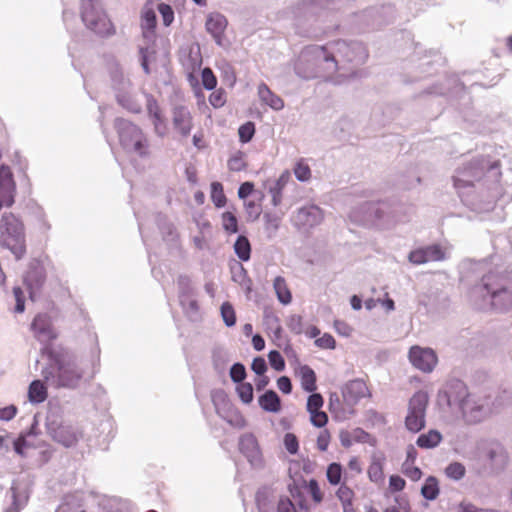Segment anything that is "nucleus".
<instances>
[{
    "label": "nucleus",
    "mask_w": 512,
    "mask_h": 512,
    "mask_svg": "<svg viewBox=\"0 0 512 512\" xmlns=\"http://www.w3.org/2000/svg\"><path fill=\"white\" fill-rule=\"evenodd\" d=\"M49 365L42 370L46 381H52L57 387L75 388L83 377V371L75 357L66 349L46 348Z\"/></svg>",
    "instance_id": "obj_1"
},
{
    "label": "nucleus",
    "mask_w": 512,
    "mask_h": 512,
    "mask_svg": "<svg viewBox=\"0 0 512 512\" xmlns=\"http://www.w3.org/2000/svg\"><path fill=\"white\" fill-rule=\"evenodd\" d=\"M372 393L364 379L347 381L340 387V392L329 394L328 408L339 421L350 419L356 413V407L363 399L371 398Z\"/></svg>",
    "instance_id": "obj_2"
},
{
    "label": "nucleus",
    "mask_w": 512,
    "mask_h": 512,
    "mask_svg": "<svg viewBox=\"0 0 512 512\" xmlns=\"http://www.w3.org/2000/svg\"><path fill=\"white\" fill-rule=\"evenodd\" d=\"M0 245L8 249L17 260L26 254V234L23 222L12 213H4L0 219Z\"/></svg>",
    "instance_id": "obj_3"
},
{
    "label": "nucleus",
    "mask_w": 512,
    "mask_h": 512,
    "mask_svg": "<svg viewBox=\"0 0 512 512\" xmlns=\"http://www.w3.org/2000/svg\"><path fill=\"white\" fill-rule=\"evenodd\" d=\"M301 386L306 392L312 393L307 400L306 409L310 415V422L314 427L324 428L328 423V415L322 410L324 399L321 394L314 393L317 389L316 374L308 365L299 368Z\"/></svg>",
    "instance_id": "obj_4"
},
{
    "label": "nucleus",
    "mask_w": 512,
    "mask_h": 512,
    "mask_svg": "<svg viewBox=\"0 0 512 512\" xmlns=\"http://www.w3.org/2000/svg\"><path fill=\"white\" fill-rule=\"evenodd\" d=\"M450 408H457L468 423H476L482 415V405L476 403L462 382H456L446 392Z\"/></svg>",
    "instance_id": "obj_5"
},
{
    "label": "nucleus",
    "mask_w": 512,
    "mask_h": 512,
    "mask_svg": "<svg viewBox=\"0 0 512 512\" xmlns=\"http://www.w3.org/2000/svg\"><path fill=\"white\" fill-rule=\"evenodd\" d=\"M121 145L140 156L147 154V140L142 130L132 122L119 118L115 121Z\"/></svg>",
    "instance_id": "obj_6"
},
{
    "label": "nucleus",
    "mask_w": 512,
    "mask_h": 512,
    "mask_svg": "<svg viewBox=\"0 0 512 512\" xmlns=\"http://www.w3.org/2000/svg\"><path fill=\"white\" fill-rule=\"evenodd\" d=\"M429 403L428 393L419 390L408 401L405 427L412 433H418L426 424V410Z\"/></svg>",
    "instance_id": "obj_7"
},
{
    "label": "nucleus",
    "mask_w": 512,
    "mask_h": 512,
    "mask_svg": "<svg viewBox=\"0 0 512 512\" xmlns=\"http://www.w3.org/2000/svg\"><path fill=\"white\" fill-rule=\"evenodd\" d=\"M484 286L493 304L501 309L512 307V282L504 277H488Z\"/></svg>",
    "instance_id": "obj_8"
},
{
    "label": "nucleus",
    "mask_w": 512,
    "mask_h": 512,
    "mask_svg": "<svg viewBox=\"0 0 512 512\" xmlns=\"http://www.w3.org/2000/svg\"><path fill=\"white\" fill-rule=\"evenodd\" d=\"M171 125L173 131L183 139H187L194 127L193 114L190 108L183 104L174 105L171 108Z\"/></svg>",
    "instance_id": "obj_9"
},
{
    "label": "nucleus",
    "mask_w": 512,
    "mask_h": 512,
    "mask_svg": "<svg viewBox=\"0 0 512 512\" xmlns=\"http://www.w3.org/2000/svg\"><path fill=\"white\" fill-rule=\"evenodd\" d=\"M409 360L415 368L425 373L432 372L438 362L437 355L432 349L419 346L410 348Z\"/></svg>",
    "instance_id": "obj_10"
},
{
    "label": "nucleus",
    "mask_w": 512,
    "mask_h": 512,
    "mask_svg": "<svg viewBox=\"0 0 512 512\" xmlns=\"http://www.w3.org/2000/svg\"><path fill=\"white\" fill-rule=\"evenodd\" d=\"M48 430L53 440L65 447L75 445L82 436V433L76 427L64 422L58 424L52 422L49 424Z\"/></svg>",
    "instance_id": "obj_11"
},
{
    "label": "nucleus",
    "mask_w": 512,
    "mask_h": 512,
    "mask_svg": "<svg viewBox=\"0 0 512 512\" xmlns=\"http://www.w3.org/2000/svg\"><path fill=\"white\" fill-rule=\"evenodd\" d=\"M350 46L343 40H337L329 43L327 46H316L312 48V54L316 57H322L324 61H332L335 66L337 61L336 56L343 59L350 60Z\"/></svg>",
    "instance_id": "obj_12"
},
{
    "label": "nucleus",
    "mask_w": 512,
    "mask_h": 512,
    "mask_svg": "<svg viewBox=\"0 0 512 512\" xmlns=\"http://www.w3.org/2000/svg\"><path fill=\"white\" fill-rule=\"evenodd\" d=\"M445 257L442 247L434 244L411 251L408 258L411 263L420 265L431 261H442Z\"/></svg>",
    "instance_id": "obj_13"
},
{
    "label": "nucleus",
    "mask_w": 512,
    "mask_h": 512,
    "mask_svg": "<svg viewBox=\"0 0 512 512\" xmlns=\"http://www.w3.org/2000/svg\"><path fill=\"white\" fill-rule=\"evenodd\" d=\"M31 330L35 338L40 342H51L57 338L50 318L45 314H38L31 323Z\"/></svg>",
    "instance_id": "obj_14"
},
{
    "label": "nucleus",
    "mask_w": 512,
    "mask_h": 512,
    "mask_svg": "<svg viewBox=\"0 0 512 512\" xmlns=\"http://www.w3.org/2000/svg\"><path fill=\"white\" fill-rule=\"evenodd\" d=\"M82 19L95 32H101L106 24V17L94 7L92 0H82Z\"/></svg>",
    "instance_id": "obj_15"
},
{
    "label": "nucleus",
    "mask_w": 512,
    "mask_h": 512,
    "mask_svg": "<svg viewBox=\"0 0 512 512\" xmlns=\"http://www.w3.org/2000/svg\"><path fill=\"white\" fill-rule=\"evenodd\" d=\"M322 211L314 205L306 206L297 210L294 220L296 225L312 227L322 220Z\"/></svg>",
    "instance_id": "obj_16"
},
{
    "label": "nucleus",
    "mask_w": 512,
    "mask_h": 512,
    "mask_svg": "<svg viewBox=\"0 0 512 512\" xmlns=\"http://www.w3.org/2000/svg\"><path fill=\"white\" fill-rule=\"evenodd\" d=\"M205 27L208 33L212 35L215 42L218 45H222L224 32L227 27V19L219 13L210 14L207 17Z\"/></svg>",
    "instance_id": "obj_17"
},
{
    "label": "nucleus",
    "mask_w": 512,
    "mask_h": 512,
    "mask_svg": "<svg viewBox=\"0 0 512 512\" xmlns=\"http://www.w3.org/2000/svg\"><path fill=\"white\" fill-rule=\"evenodd\" d=\"M485 459L492 467L503 468L509 461V456L505 448L499 443H491L484 451Z\"/></svg>",
    "instance_id": "obj_18"
},
{
    "label": "nucleus",
    "mask_w": 512,
    "mask_h": 512,
    "mask_svg": "<svg viewBox=\"0 0 512 512\" xmlns=\"http://www.w3.org/2000/svg\"><path fill=\"white\" fill-rule=\"evenodd\" d=\"M258 96L262 103L269 106L273 110H281L284 107L283 99L273 93L265 83L258 85Z\"/></svg>",
    "instance_id": "obj_19"
},
{
    "label": "nucleus",
    "mask_w": 512,
    "mask_h": 512,
    "mask_svg": "<svg viewBox=\"0 0 512 512\" xmlns=\"http://www.w3.org/2000/svg\"><path fill=\"white\" fill-rule=\"evenodd\" d=\"M15 190V183L13 180V174L8 166L0 167V195L5 198H13V192Z\"/></svg>",
    "instance_id": "obj_20"
},
{
    "label": "nucleus",
    "mask_w": 512,
    "mask_h": 512,
    "mask_svg": "<svg viewBox=\"0 0 512 512\" xmlns=\"http://www.w3.org/2000/svg\"><path fill=\"white\" fill-rule=\"evenodd\" d=\"M148 114L152 120L155 133L160 137H164L167 133V126L157 103L154 102L148 105Z\"/></svg>",
    "instance_id": "obj_21"
},
{
    "label": "nucleus",
    "mask_w": 512,
    "mask_h": 512,
    "mask_svg": "<svg viewBox=\"0 0 512 512\" xmlns=\"http://www.w3.org/2000/svg\"><path fill=\"white\" fill-rule=\"evenodd\" d=\"M291 179V174L285 170L276 180L273 186L270 187L269 193L271 194V201L274 206H278L282 201V192Z\"/></svg>",
    "instance_id": "obj_22"
},
{
    "label": "nucleus",
    "mask_w": 512,
    "mask_h": 512,
    "mask_svg": "<svg viewBox=\"0 0 512 512\" xmlns=\"http://www.w3.org/2000/svg\"><path fill=\"white\" fill-rule=\"evenodd\" d=\"M367 475L371 482L380 485L384 482V458L373 457L367 469Z\"/></svg>",
    "instance_id": "obj_23"
},
{
    "label": "nucleus",
    "mask_w": 512,
    "mask_h": 512,
    "mask_svg": "<svg viewBox=\"0 0 512 512\" xmlns=\"http://www.w3.org/2000/svg\"><path fill=\"white\" fill-rule=\"evenodd\" d=\"M442 441V435L438 430L431 429L427 433L419 435L416 444L422 449H432L437 447Z\"/></svg>",
    "instance_id": "obj_24"
},
{
    "label": "nucleus",
    "mask_w": 512,
    "mask_h": 512,
    "mask_svg": "<svg viewBox=\"0 0 512 512\" xmlns=\"http://www.w3.org/2000/svg\"><path fill=\"white\" fill-rule=\"evenodd\" d=\"M259 405L268 412H278L281 409L280 398L273 390H268L259 397Z\"/></svg>",
    "instance_id": "obj_25"
},
{
    "label": "nucleus",
    "mask_w": 512,
    "mask_h": 512,
    "mask_svg": "<svg viewBox=\"0 0 512 512\" xmlns=\"http://www.w3.org/2000/svg\"><path fill=\"white\" fill-rule=\"evenodd\" d=\"M48 396L47 388L40 380H34L29 385L28 398L32 403H42Z\"/></svg>",
    "instance_id": "obj_26"
},
{
    "label": "nucleus",
    "mask_w": 512,
    "mask_h": 512,
    "mask_svg": "<svg viewBox=\"0 0 512 512\" xmlns=\"http://www.w3.org/2000/svg\"><path fill=\"white\" fill-rule=\"evenodd\" d=\"M273 286L279 302L283 305L290 304L292 301V294L286 280L281 276H277L274 280Z\"/></svg>",
    "instance_id": "obj_27"
},
{
    "label": "nucleus",
    "mask_w": 512,
    "mask_h": 512,
    "mask_svg": "<svg viewBox=\"0 0 512 512\" xmlns=\"http://www.w3.org/2000/svg\"><path fill=\"white\" fill-rule=\"evenodd\" d=\"M439 492H440V489H439L438 480L433 476H429L425 480V483L423 484V486L421 488L422 496L425 499L432 501L438 497Z\"/></svg>",
    "instance_id": "obj_28"
},
{
    "label": "nucleus",
    "mask_w": 512,
    "mask_h": 512,
    "mask_svg": "<svg viewBox=\"0 0 512 512\" xmlns=\"http://www.w3.org/2000/svg\"><path fill=\"white\" fill-rule=\"evenodd\" d=\"M234 250L239 259L248 261L250 259L251 246L247 237L240 235L234 244Z\"/></svg>",
    "instance_id": "obj_29"
},
{
    "label": "nucleus",
    "mask_w": 512,
    "mask_h": 512,
    "mask_svg": "<svg viewBox=\"0 0 512 512\" xmlns=\"http://www.w3.org/2000/svg\"><path fill=\"white\" fill-rule=\"evenodd\" d=\"M241 452L246 454L247 457H254L258 453L257 441L252 435H244L239 442Z\"/></svg>",
    "instance_id": "obj_30"
},
{
    "label": "nucleus",
    "mask_w": 512,
    "mask_h": 512,
    "mask_svg": "<svg viewBox=\"0 0 512 512\" xmlns=\"http://www.w3.org/2000/svg\"><path fill=\"white\" fill-rule=\"evenodd\" d=\"M211 200L217 208L226 205L227 198L224 193L223 185L220 182L211 183Z\"/></svg>",
    "instance_id": "obj_31"
},
{
    "label": "nucleus",
    "mask_w": 512,
    "mask_h": 512,
    "mask_svg": "<svg viewBox=\"0 0 512 512\" xmlns=\"http://www.w3.org/2000/svg\"><path fill=\"white\" fill-rule=\"evenodd\" d=\"M223 229L229 234L238 232V220L234 213L226 211L221 215Z\"/></svg>",
    "instance_id": "obj_32"
},
{
    "label": "nucleus",
    "mask_w": 512,
    "mask_h": 512,
    "mask_svg": "<svg viewBox=\"0 0 512 512\" xmlns=\"http://www.w3.org/2000/svg\"><path fill=\"white\" fill-rule=\"evenodd\" d=\"M342 466L339 463H331L327 467L326 476L331 485H339L342 479Z\"/></svg>",
    "instance_id": "obj_33"
},
{
    "label": "nucleus",
    "mask_w": 512,
    "mask_h": 512,
    "mask_svg": "<svg viewBox=\"0 0 512 512\" xmlns=\"http://www.w3.org/2000/svg\"><path fill=\"white\" fill-rule=\"evenodd\" d=\"M293 171L295 177L301 182H306L311 178V169L303 159L297 161Z\"/></svg>",
    "instance_id": "obj_34"
},
{
    "label": "nucleus",
    "mask_w": 512,
    "mask_h": 512,
    "mask_svg": "<svg viewBox=\"0 0 512 512\" xmlns=\"http://www.w3.org/2000/svg\"><path fill=\"white\" fill-rule=\"evenodd\" d=\"M466 469L463 464L459 462L450 463L446 469L445 474L448 478L460 480L464 477Z\"/></svg>",
    "instance_id": "obj_35"
},
{
    "label": "nucleus",
    "mask_w": 512,
    "mask_h": 512,
    "mask_svg": "<svg viewBox=\"0 0 512 512\" xmlns=\"http://www.w3.org/2000/svg\"><path fill=\"white\" fill-rule=\"evenodd\" d=\"M141 26L143 30L153 32L156 27V15L153 9L148 8L143 11L141 16Z\"/></svg>",
    "instance_id": "obj_36"
},
{
    "label": "nucleus",
    "mask_w": 512,
    "mask_h": 512,
    "mask_svg": "<svg viewBox=\"0 0 512 512\" xmlns=\"http://www.w3.org/2000/svg\"><path fill=\"white\" fill-rule=\"evenodd\" d=\"M255 134V124L252 121H248L242 124L238 129L239 140L242 143H248L251 141Z\"/></svg>",
    "instance_id": "obj_37"
},
{
    "label": "nucleus",
    "mask_w": 512,
    "mask_h": 512,
    "mask_svg": "<svg viewBox=\"0 0 512 512\" xmlns=\"http://www.w3.org/2000/svg\"><path fill=\"white\" fill-rule=\"evenodd\" d=\"M236 391L241 401L245 404H249L253 400V387L248 382H241L236 387Z\"/></svg>",
    "instance_id": "obj_38"
},
{
    "label": "nucleus",
    "mask_w": 512,
    "mask_h": 512,
    "mask_svg": "<svg viewBox=\"0 0 512 512\" xmlns=\"http://www.w3.org/2000/svg\"><path fill=\"white\" fill-rule=\"evenodd\" d=\"M221 316L228 327L234 326L236 323V314L233 306L229 302L221 305Z\"/></svg>",
    "instance_id": "obj_39"
},
{
    "label": "nucleus",
    "mask_w": 512,
    "mask_h": 512,
    "mask_svg": "<svg viewBox=\"0 0 512 512\" xmlns=\"http://www.w3.org/2000/svg\"><path fill=\"white\" fill-rule=\"evenodd\" d=\"M336 496L342 505L352 504L354 491L345 483L341 484L336 492Z\"/></svg>",
    "instance_id": "obj_40"
},
{
    "label": "nucleus",
    "mask_w": 512,
    "mask_h": 512,
    "mask_svg": "<svg viewBox=\"0 0 512 512\" xmlns=\"http://www.w3.org/2000/svg\"><path fill=\"white\" fill-rule=\"evenodd\" d=\"M201 80L204 88L207 90L215 89L217 85V78L214 75L213 71L208 67L202 70Z\"/></svg>",
    "instance_id": "obj_41"
},
{
    "label": "nucleus",
    "mask_w": 512,
    "mask_h": 512,
    "mask_svg": "<svg viewBox=\"0 0 512 512\" xmlns=\"http://www.w3.org/2000/svg\"><path fill=\"white\" fill-rule=\"evenodd\" d=\"M209 103L214 108H221L226 103V92L224 89L219 88L214 90L209 96Z\"/></svg>",
    "instance_id": "obj_42"
},
{
    "label": "nucleus",
    "mask_w": 512,
    "mask_h": 512,
    "mask_svg": "<svg viewBox=\"0 0 512 512\" xmlns=\"http://www.w3.org/2000/svg\"><path fill=\"white\" fill-rule=\"evenodd\" d=\"M284 446L290 454H297L299 450V441L297 436L293 433H286L284 436Z\"/></svg>",
    "instance_id": "obj_43"
},
{
    "label": "nucleus",
    "mask_w": 512,
    "mask_h": 512,
    "mask_svg": "<svg viewBox=\"0 0 512 512\" xmlns=\"http://www.w3.org/2000/svg\"><path fill=\"white\" fill-rule=\"evenodd\" d=\"M158 11L162 17L163 24L165 26L171 25L174 20V12L171 6L165 3H160L158 5Z\"/></svg>",
    "instance_id": "obj_44"
},
{
    "label": "nucleus",
    "mask_w": 512,
    "mask_h": 512,
    "mask_svg": "<svg viewBox=\"0 0 512 512\" xmlns=\"http://www.w3.org/2000/svg\"><path fill=\"white\" fill-rule=\"evenodd\" d=\"M331 441V434L327 429H323L319 432L316 439L317 449L321 452H325Z\"/></svg>",
    "instance_id": "obj_45"
},
{
    "label": "nucleus",
    "mask_w": 512,
    "mask_h": 512,
    "mask_svg": "<svg viewBox=\"0 0 512 512\" xmlns=\"http://www.w3.org/2000/svg\"><path fill=\"white\" fill-rule=\"evenodd\" d=\"M268 359L272 368L282 371L285 368V361L280 352L274 350L268 354Z\"/></svg>",
    "instance_id": "obj_46"
},
{
    "label": "nucleus",
    "mask_w": 512,
    "mask_h": 512,
    "mask_svg": "<svg viewBox=\"0 0 512 512\" xmlns=\"http://www.w3.org/2000/svg\"><path fill=\"white\" fill-rule=\"evenodd\" d=\"M230 376L234 382L241 383L246 377L244 365L235 363L230 369Z\"/></svg>",
    "instance_id": "obj_47"
},
{
    "label": "nucleus",
    "mask_w": 512,
    "mask_h": 512,
    "mask_svg": "<svg viewBox=\"0 0 512 512\" xmlns=\"http://www.w3.org/2000/svg\"><path fill=\"white\" fill-rule=\"evenodd\" d=\"M402 472L412 481H418L422 477V471L420 468L413 464H403Z\"/></svg>",
    "instance_id": "obj_48"
},
{
    "label": "nucleus",
    "mask_w": 512,
    "mask_h": 512,
    "mask_svg": "<svg viewBox=\"0 0 512 512\" xmlns=\"http://www.w3.org/2000/svg\"><path fill=\"white\" fill-rule=\"evenodd\" d=\"M406 486V481L399 475L389 477V490L392 493L402 491Z\"/></svg>",
    "instance_id": "obj_49"
},
{
    "label": "nucleus",
    "mask_w": 512,
    "mask_h": 512,
    "mask_svg": "<svg viewBox=\"0 0 512 512\" xmlns=\"http://www.w3.org/2000/svg\"><path fill=\"white\" fill-rule=\"evenodd\" d=\"M308 490L314 502L320 503L323 500V493L315 479L308 482Z\"/></svg>",
    "instance_id": "obj_50"
},
{
    "label": "nucleus",
    "mask_w": 512,
    "mask_h": 512,
    "mask_svg": "<svg viewBox=\"0 0 512 512\" xmlns=\"http://www.w3.org/2000/svg\"><path fill=\"white\" fill-rule=\"evenodd\" d=\"M287 326L295 334H301L303 332V319L300 315H292L288 322Z\"/></svg>",
    "instance_id": "obj_51"
},
{
    "label": "nucleus",
    "mask_w": 512,
    "mask_h": 512,
    "mask_svg": "<svg viewBox=\"0 0 512 512\" xmlns=\"http://www.w3.org/2000/svg\"><path fill=\"white\" fill-rule=\"evenodd\" d=\"M315 344L322 349H334L336 341L332 335L325 333L323 336L316 339Z\"/></svg>",
    "instance_id": "obj_52"
},
{
    "label": "nucleus",
    "mask_w": 512,
    "mask_h": 512,
    "mask_svg": "<svg viewBox=\"0 0 512 512\" xmlns=\"http://www.w3.org/2000/svg\"><path fill=\"white\" fill-rule=\"evenodd\" d=\"M13 294L16 300L15 312L22 313L25 310V297L20 287L13 288Z\"/></svg>",
    "instance_id": "obj_53"
},
{
    "label": "nucleus",
    "mask_w": 512,
    "mask_h": 512,
    "mask_svg": "<svg viewBox=\"0 0 512 512\" xmlns=\"http://www.w3.org/2000/svg\"><path fill=\"white\" fill-rule=\"evenodd\" d=\"M277 512H297L294 503L288 497H281L278 501Z\"/></svg>",
    "instance_id": "obj_54"
},
{
    "label": "nucleus",
    "mask_w": 512,
    "mask_h": 512,
    "mask_svg": "<svg viewBox=\"0 0 512 512\" xmlns=\"http://www.w3.org/2000/svg\"><path fill=\"white\" fill-rule=\"evenodd\" d=\"M334 328L338 334L346 337L350 336L353 331L352 327L342 320H335Z\"/></svg>",
    "instance_id": "obj_55"
},
{
    "label": "nucleus",
    "mask_w": 512,
    "mask_h": 512,
    "mask_svg": "<svg viewBox=\"0 0 512 512\" xmlns=\"http://www.w3.org/2000/svg\"><path fill=\"white\" fill-rule=\"evenodd\" d=\"M266 228L269 230L276 231L279 228L280 225V217L277 215L272 214H265L264 215Z\"/></svg>",
    "instance_id": "obj_56"
},
{
    "label": "nucleus",
    "mask_w": 512,
    "mask_h": 512,
    "mask_svg": "<svg viewBox=\"0 0 512 512\" xmlns=\"http://www.w3.org/2000/svg\"><path fill=\"white\" fill-rule=\"evenodd\" d=\"M251 368L257 375L262 376L267 370V365L262 357H257L253 360Z\"/></svg>",
    "instance_id": "obj_57"
},
{
    "label": "nucleus",
    "mask_w": 512,
    "mask_h": 512,
    "mask_svg": "<svg viewBox=\"0 0 512 512\" xmlns=\"http://www.w3.org/2000/svg\"><path fill=\"white\" fill-rule=\"evenodd\" d=\"M278 389L284 394H289L292 391L291 380L287 376H281L277 380Z\"/></svg>",
    "instance_id": "obj_58"
},
{
    "label": "nucleus",
    "mask_w": 512,
    "mask_h": 512,
    "mask_svg": "<svg viewBox=\"0 0 512 512\" xmlns=\"http://www.w3.org/2000/svg\"><path fill=\"white\" fill-rule=\"evenodd\" d=\"M17 413V408L13 405L7 406L0 409V419L9 421L15 417Z\"/></svg>",
    "instance_id": "obj_59"
},
{
    "label": "nucleus",
    "mask_w": 512,
    "mask_h": 512,
    "mask_svg": "<svg viewBox=\"0 0 512 512\" xmlns=\"http://www.w3.org/2000/svg\"><path fill=\"white\" fill-rule=\"evenodd\" d=\"M192 142H193V145L197 148V149H204L206 148L207 144H206V140H205V137H204V133L202 130L196 132L193 137H192Z\"/></svg>",
    "instance_id": "obj_60"
},
{
    "label": "nucleus",
    "mask_w": 512,
    "mask_h": 512,
    "mask_svg": "<svg viewBox=\"0 0 512 512\" xmlns=\"http://www.w3.org/2000/svg\"><path fill=\"white\" fill-rule=\"evenodd\" d=\"M228 167L232 171H240L244 168V162L241 157H232L228 161Z\"/></svg>",
    "instance_id": "obj_61"
},
{
    "label": "nucleus",
    "mask_w": 512,
    "mask_h": 512,
    "mask_svg": "<svg viewBox=\"0 0 512 512\" xmlns=\"http://www.w3.org/2000/svg\"><path fill=\"white\" fill-rule=\"evenodd\" d=\"M254 185L250 182H244L241 184L238 190V196L239 198H246L249 196L253 191Z\"/></svg>",
    "instance_id": "obj_62"
},
{
    "label": "nucleus",
    "mask_w": 512,
    "mask_h": 512,
    "mask_svg": "<svg viewBox=\"0 0 512 512\" xmlns=\"http://www.w3.org/2000/svg\"><path fill=\"white\" fill-rule=\"evenodd\" d=\"M252 344H253L254 349L257 350V351H261L265 347L264 339L262 338V336H260L258 334L253 336Z\"/></svg>",
    "instance_id": "obj_63"
},
{
    "label": "nucleus",
    "mask_w": 512,
    "mask_h": 512,
    "mask_svg": "<svg viewBox=\"0 0 512 512\" xmlns=\"http://www.w3.org/2000/svg\"><path fill=\"white\" fill-rule=\"evenodd\" d=\"M348 467L350 470L355 471L356 473H361L362 471L361 464L357 457H352L349 460Z\"/></svg>",
    "instance_id": "obj_64"
}]
</instances>
